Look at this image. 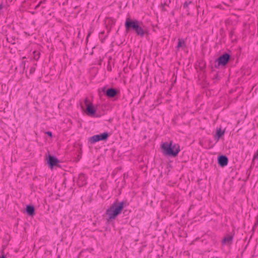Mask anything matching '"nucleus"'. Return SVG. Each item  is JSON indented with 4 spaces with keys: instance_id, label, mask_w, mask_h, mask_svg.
Returning <instances> with one entry per match:
<instances>
[{
    "instance_id": "obj_7",
    "label": "nucleus",
    "mask_w": 258,
    "mask_h": 258,
    "mask_svg": "<svg viewBox=\"0 0 258 258\" xmlns=\"http://www.w3.org/2000/svg\"><path fill=\"white\" fill-rule=\"evenodd\" d=\"M233 240V236L231 234H227L223 239L222 243L225 245H230Z\"/></svg>"
},
{
    "instance_id": "obj_13",
    "label": "nucleus",
    "mask_w": 258,
    "mask_h": 258,
    "mask_svg": "<svg viewBox=\"0 0 258 258\" xmlns=\"http://www.w3.org/2000/svg\"><path fill=\"white\" fill-rule=\"evenodd\" d=\"M26 212L29 215H33L34 213V207L31 206H27L26 208Z\"/></svg>"
},
{
    "instance_id": "obj_6",
    "label": "nucleus",
    "mask_w": 258,
    "mask_h": 258,
    "mask_svg": "<svg viewBox=\"0 0 258 258\" xmlns=\"http://www.w3.org/2000/svg\"><path fill=\"white\" fill-rule=\"evenodd\" d=\"M229 58V56L227 54H224L219 57L217 59L218 66H224L226 64Z\"/></svg>"
},
{
    "instance_id": "obj_16",
    "label": "nucleus",
    "mask_w": 258,
    "mask_h": 258,
    "mask_svg": "<svg viewBox=\"0 0 258 258\" xmlns=\"http://www.w3.org/2000/svg\"><path fill=\"white\" fill-rule=\"evenodd\" d=\"M253 158L254 159H258V149L254 155Z\"/></svg>"
},
{
    "instance_id": "obj_9",
    "label": "nucleus",
    "mask_w": 258,
    "mask_h": 258,
    "mask_svg": "<svg viewBox=\"0 0 258 258\" xmlns=\"http://www.w3.org/2000/svg\"><path fill=\"white\" fill-rule=\"evenodd\" d=\"M218 160L219 164L222 167L226 166L228 163V159L225 156H220Z\"/></svg>"
},
{
    "instance_id": "obj_11",
    "label": "nucleus",
    "mask_w": 258,
    "mask_h": 258,
    "mask_svg": "<svg viewBox=\"0 0 258 258\" xmlns=\"http://www.w3.org/2000/svg\"><path fill=\"white\" fill-rule=\"evenodd\" d=\"M106 94L109 97H113L116 94V91L114 89L110 88L107 90Z\"/></svg>"
},
{
    "instance_id": "obj_1",
    "label": "nucleus",
    "mask_w": 258,
    "mask_h": 258,
    "mask_svg": "<svg viewBox=\"0 0 258 258\" xmlns=\"http://www.w3.org/2000/svg\"><path fill=\"white\" fill-rule=\"evenodd\" d=\"M161 148L164 155L171 157H176L180 151L179 145L171 141L162 143Z\"/></svg>"
},
{
    "instance_id": "obj_12",
    "label": "nucleus",
    "mask_w": 258,
    "mask_h": 258,
    "mask_svg": "<svg viewBox=\"0 0 258 258\" xmlns=\"http://www.w3.org/2000/svg\"><path fill=\"white\" fill-rule=\"evenodd\" d=\"M136 33L139 36L143 37L145 34V31L141 27L140 25L138 26L137 29L135 30Z\"/></svg>"
},
{
    "instance_id": "obj_8",
    "label": "nucleus",
    "mask_w": 258,
    "mask_h": 258,
    "mask_svg": "<svg viewBox=\"0 0 258 258\" xmlns=\"http://www.w3.org/2000/svg\"><path fill=\"white\" fill-rule=\"evenodd\" d=\"M58 162V160L56 157L50 155L48 156V163L51 169H52L53 166L56 165Z\"/></svg>"
},
{
    "instance_id": "obj_2",
    "label": "nucleus",
    "mask_w": 258,
    "mask_h": 258,
    "mask_svg": "<svg viewBox=\"0 0 258 258\" xmlns=\"http://www.w3.org/2000/svg\"><path fill=\"white\" fill-rule=\"evenodd\" d=\"M123 208V203H114L106 210V214L109 219H114Z\"/></svg>"
},
{
    "instance_id": "obj_18",
    "label": "nucleus",
    "mask_w": 258,
    "mask_h": 258,
    "mask_svg": "<svg viewBox=\"0 0 258 258\" xmlns=\"http://www.w3.org/2000/svg\"><path fill=\"white\" fill-rule=\"evenodd\" d=\"M188 4H189V3H188L187 2H185V3L184 4V5H183L184 7H187V6H188Z\"/></svg>"
},
{
    "instance_id": "obj_3",
    "label": "nucleus",
    "mask_w": 258,
    "mask_h": 258,
    "mask_svg": "<svg viewBox=\"0 0 258 258\" xmlns=\"http://www.w3.org/2000/svg\"><path fill=\"white\" fill-rule=\"evenodd\" d=\"M84 103L86 106V113L87 115L89 116H93L96 112V108L95 107L94 105L88 99H85L84 101Z\"/></svg>"
},
{
    "instance_id": "obj_15",
    "label": "nucleus",
    "mask_w": 258,
    "mask_h": 258,
    "mask_svg": "<svg viewBox=\"0 0 258 258\" xmlns=\"http://www.w3.org/2000/svg\"><path fill=\"white\" fill-rule=\"evenodd\" d=\"M33 53L34 54V59H38L39 58V52H37L36 51H34L33 52Z\"/></svg>"
},
{
    "instance_id": "obj_10",
    "label": "nucleus",
    "mask_w": 258,
    "mask_h": 258,
    "mask_svg": "<svg viewBox=\"0 0 258 258\" xmlns=\"http://www.w3.org/2000/svg\"><path fill=\"white\" fill-rule=\"evenodd\" d=\"M225 133L224 131H222L220 128H217L215 135H214V138L216 142H217L219 139L224 135Z\"/></svg>"
},
{
    "instance_id": "obj_17",
    "label": "nucleus",
    "mask_w": 258,
    "mask_h": 258,
    "mask_svg": "<svg viewBox=\"0 0 258 258\" xmlns=\"http://www.w3.org/2000/svg\"><path fill=\"white\" fill-rule=\"evenodd\" d=\"M45 134H47L49 137H52V133L50 132H46Z\"/></svg>"
},
{
    "instance_id": "obj_4",
    "label": "nucleus",
    "mask_w": 258,
    "mask_h": 258,
    "mask_svg": "<svg viewBox=\"0 0 258 258\" xmlns=\"http://www.w3.org/2000/svg\"><path fill=\"white\" fill-rule=\"evenodd\" d=\"M139 24V22L137 21L127 19L125 22V27L126 31H129L131 29H133L135 31Z\"/></svg>"
},
{
    "instance_id": "obj_14",
    "label": "nucleus",
    "mask_w": 258,
    "mask_h": 258,
    "mask_svg": "<svg viewBox=\"0 0 258 258\" xmlns=\"http://www.w3.org/2000/svg\"><path fill=\"white\" fill-rule=\"evenodd\" d=\"M183 45H184V41L182 40L179 39L178 44H177V48H179L182 47Z\"/></svg>"
},
{
    "instance_id": "obj_19",
    "label": "nucleus",
    "mask_w": 258,
    "mask_h": 258,
    "mask_svg": "<svg viewBox=\"0 0 258 258\" xmlns=\"http://www.w3.org/2000/svg\"><path fill=\"white\" fill-rule=\"evenodd\" d=\"M0 258H5V257L4 256H2V257L0 256Z\"/></svg>"
},
{
    "instance_id": "obj_5",
    "label": "nucleus",
    "mask_w": 258,
    "mask_h": 258,
    "mask_svg": "<svg viewBox=\"0 0 258 258\" xmlns=\"http://www.w3.org/2000/svg\"><path fill=\"white\" fill-rule=\"evenodd\" d=\"M108 137V135L107 133H103L100 135H96L92 136L89 139V142L93 144L100 141L105 140L107 139Z\"/></svg>"
}]
</instances>
